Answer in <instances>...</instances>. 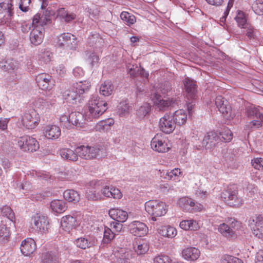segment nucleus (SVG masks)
<instances>
[{
  "instance_id": "obj_1",
  "label": "nucleus",
  "mask_w": 263,
  "mask_h": 263,
  "mask_svg": "<svg viewBox=\"0 0 263 263\" xmlns=\"http://www.w3.org/2000/svg\"><path fill=\"white\" fill-rule=\"evenodd\" d=\"M90 87L89 82L84 81L76 83L66 89L62 93V98L67 102L76 104L81 102V96L87 92Z\"/></svg>"
},
{
  "instance_id": "obj_2",
  "label": "nucleus",
  "mask_w": 263,
  "mask_h": 263,
  "mask_svg": "<svg viewBox=\"0 0 263 263\" xmlns=\"http://www.w3.org/2000/svg\"><path fill=\"white\" fill-rule=\"evenodd\" d=\"M107 145L105 143H97L90 145H81L76 147L79 156L83 159L90 160L99 157L105 156L107 153Z\"/></svg>"
},
{
  "instance_id": "obj_3",
  "label": "nucleus",
  "mask_w": 263,
  "mask_h": 263,
  "mask_svg": "<svg viewBox=\"0 0 263 263\" xmlns=\"http://www.w3.org/2000/svg\"><path fill=\"white\" fill-rule=\"evenodd\" d=\"M86 116L89 119H96L102 115L107 109V103L97 95L92 96L88 104Z\"/></svg>"
},
{
  "instance_id": "obj_4",
  "label": "nucleus",
  "mask_w": 263,
  "mask_h": 263,
  "mask_svg": "<svg viewBox=\"0 0 263 263\" xmlns=\"http://www.w3.org/2000/svg\"><path fill=\"white\" fill-rule=\"evenodd\" d=\"M145 210L152 216V219L156 221V217L164 215L167 211L164 202L157 200L147 201L145 204Z\"/></svg>"
},
{
  "instance_id": "obj_5",
  "label": "nucleus",
  "mask_w": 263,
  "mask_h": 263,
  "mask_svg": "<svg viewBox=\"0 0 263 263\" xmlns=\"http://www.w3.org/2000/svg\"><path fill=\"white\" fill-rule=\"evenodd\" d=\"M39 121V114L33 109L25 110L21 115L22 124L27 129H33Z\"/></svg>"
},
{
  "instance_id": "obj_6",
  "label": "nucleus",
  "mask_w": 263,
  "mask_h": 263,
  "mask_svg": "<svg viewBox=\"0 0 263 263\" xmlns=\"http://www.w3.org/2000/svg\"><path fill=\"white\" fill-rule=\"evenodd\" d=\"M151 98L154 104L160 111L171 110L177 104V100L173 98L168 100H163L162 96L158 94V91L151 95Z\"/></svg>"
},
{
  "instance_id": "obj_7",
  "label": "nucleus",
  "mask_w": 263,
  "mask_h": 263,
  "mask_svg": "<svg viewBox=\"0 0 263 263\" xmlns=\"http://www.w3.org/2000/svg\"><path fill=\"white\" fill-rule=\"evenodd\" d=\"M222 194L225 201L231 206L239 207L243 203V200L238 196V191L234 186H228Z\"/></svg>"
},
{
  "instance_id": "obj_8",
  "label": "nucleus",
  "mask_w": 263,
  "mask_h": 263,
  "mask_svg": "<svg viewBox=\"0 0 263 263\" xmlns=\"http://www.w3.org/2000/svg\"><path fill=\"white\" fill-rule=\"evenodd\" d=\"M42 9V11L36 13L33 17L32 20V27L42 26L43 28L46 25L51 24V15L52 13L50 10L48 9L44 10ZM41 8H42L41 7Z\"/></svg>"
},
{
  "instance_id": "obj_9",
  "label": "nucleus",
  "mask_w": 263,
  "mask_h": 263,
  "mask_svg": "<svg viewBox=\"0 0 263 263\" xmlns=\"http://www.w3.org/2000/svg\"><path fill=\"white\" fill-rule=\"evenodd\" d=\"M17 144L21 150L23 152H33L36 151L40 147L37 140L28 136L20 137Z\"/></svg>"
},
{
  "instance_id": "obj_10",
  "label": "nucleus",
  "mask_w": 263,
  "mask_h": 263,
  "mask_svg": "<svg viewBox=\"0 0 263 263\" xmlns=\"http://www.w3.org/2000/svg\"><path fill=\"white\" fill-rule=\"evenodd\" d=\"M32 223L41 233H45L49 229V222L47 216L36 213L32 217Z\"/></svg>"
},
{
  "instance_id": "obj_11",
  "label": "nucleus",
  "mask_w": 263,
  "mask_h": 263,
  "mask_svg": "<svg viewBox=\"0 0 263 263\" xmlns=\"http://www.w3.org/2000/svg\"><path fill=\"white\" fill-rule=\"evenodd\" d=\"M165 142V140L162 137V133H158L151 141V147L154 151L159 153L167 152L169 149V147L167 146V144Z\"/></svg>"
},
{
  "instance_id": "obj_12",
  "label": "nucleus",
  "mask_w": 263,
  "mask_h": 263,
  "mask_svg": "<svg viewBox=\"0 0 263 263\" xmlns=\"http://www.w3.org/2000/svg\"><path fill=\"white\" fill-rule=\"evenodd\" d=\"M44 28L42 26L33 27L29 36L31 44L34 46L40 45L44 37Z\"/></svg>"
},
{
  "instance_id": "obj_13",
  "label": "nucleus",
  "mask_w": 263,
  "mask_h": 263,
  "mask_svg": "<svg viewBox=\"0 0 263 263\" xmlns=\"http://www.w3.org/2000/svg\"><path fill=\"white\" fill-rule=\"evenodd\" d=\"M36 82L39 87L42 90L51 89L53 86L51 76L47 73H41L36 77Z\"/></svg>"
},
{
  "instance_id": "obj_14",
  "label": "nucleus",
  "mask_w": 263,
  "mask_h": 263,
  "mask_svg": "<svg viewBox=\"0 0 263 263\" xmlns=\"http://www.w3.org/2000/svg\"><path fill=\"white\" fill-rule=\"evenodd\" d=\"M159 127L161 132H173L175 128V123L173 121V116L170 114H165L160 119Z\"/></svg>"
},
{
  "instance_id": "obj_15",
  "label": "nucleus",
  "mask_w": 263,
  "mask_h": 263,
  "mask_svg": "<svg viewBox=\"0 0 263 263\" xmlns=\"http://www.w3.org/2000/svg\"><path fill=\"white\" fill-rule=\"evenodd\" d=\"M79 224L77 217L71 215H66L63 217L61 220L62 228L66 232H69Z\"/></svg>"
},
{
  "instance_id": "obj_16",
  "label": "nucleus",
  "mask_w": 263,
  "mask_h": 263,
  "mask_svg": "<svg viewBox=\"0 0 263 263\" xmlns=\"http://www.w3.org/2000/svg\"><path fill=\"white\" fill-rule=\"evenodd\" d=\"M129 227L130 233L135 236L141 237L146 234L148 232V228L145 224L140 221H133Z\"/></svg>"
},
{
  "instance_id": "obj_17",
  "label": "nucleus",
  "mask_w": 263,
  "mask_h": 263,
  "mask_svg": "<svg viewBox=\"0 0 263 263\" xmlns=\"http://www.w3.org/2000/svg\"><path fill=\"white\" fill-rule=\"evenodd\" d=\"M36 249V243L32 238L24 240L21 245L20 250L22 254L29 256L32 254Z\"/></svg>"
},
{
  "instance_id": "obj_18",
  "label": "nucleus",
  "mask_w": 263,
  "mask_h": 263,
  "mask_svg": "<svg viewBox=\"0 0 263 263\" xmlns=\"http://www.w3.org/2000/svg\"><path fill=\"white\" fill-rule=\"evenodd\" d=\"M184 86L188 99L195 100L197 97V85L196 82L187 78L184 80Z\"/></svg>"
},
{
  "instance_id": "obj_19",
  "label": "nucleus",
  "mask_w": 263,
  "mask_h": 263,
  "mask_svg": "<svg viewBox=\"0 0 263 263\" xmlns=\"http://www.w3.org/2000/svg\"><path fill=\"white\" fill-rule=\"evenodd\" d=\"M219 142L217 133H208V135L204 137L202 141V145L205 149H211L214 148Z\"/></svg>"
},
{
  "instance_id": "obj_20",
  "label": "nucleus",
  "mask_w": 263,
  "mask_h": 263,
  "mask_svg": "<svg viewBox=\"0 0 263 263\" xmlns=\"http://www.w3.org/2000/svg\"><path fill=\"white\" fill-rule=\"evenodd\" d=\"M255 226L252 228L253 234L258 238H263V217L261 215H256L253 218Z\"/></svg>"
},
{
  "instance_id": "obj_21",
  "label": "nucleus",
  "mask_w": 263,
  "mask_h": 263,
  "mask_svg": "<svg viewBox=\"0 0 263 263\" xmlns=\"http://www.w3.org/2000/svg\"><path fill=\"white\" fill-rule=\"evenodd\" d=\"M200 255V251L195 247H187L182 251V256L186 260L195 261Z\"/></svg>"
},
{
  "instance_id": "obj_22",
  "label": "nucleus",
  "mask_w": 263,
  "mask_h": 263,
  "mask_svg": "<svg viewBox=\"0 0 263 263\" xmlns=\"http://www.w3.org/2000/svg\"><path fill=\"white\" fill-rule=\"evenodd\" d=\"M215 104L219 111L223 115H227L231 110L229 103L221 96H218L216 98Z\"/></svg>"
},
{
  "instance_id": "obj_23",
  "label": "nucleus",
  "mask_w": 263,
  "mask_h": 263,
  "mask_svg": "<svg viewBox=\"0 0 263 263\" xmlns=\"http://www.w3.org/2000/svg\"><path fill=\"white\" fill-rule=\"evenodd\" d=\"M108 214L112 219L119 222H125L128 218L127 213L119 209H111Z\"/></svg>"
},
{
  "instance_id": "obj_24",
  "label": "nucleus",
  "mask_w": 263,
  "mask_h": 263,
  "mask_svg": "<svg viewBox=\"0 0 263 263\" xmlns=\"http://www.w3.org/2000/svg\"><path fill=\"white\" fill-rule=\"evenodd\" d=\"M101 194L105 197L114 199H120L122 197L120 191L114 186H105L101 190Z\"/></svg>"
},
{
  "instance_id": "obj_25",
  "label": "nucleus",
  "mask_w": 263,
  "mask_h": 263,
  "mask_svg": "<svg viewBox=\"0 0 263 263\" xmlns=\"http://www.w3.org/2000/svg\"><path fill=\"white\" fill-rule=\"evenodd\" d=\"M59 154L64 160L70 161H77L78 160L79 155L76 152L67 148H61L59 151Z\"/></svg>"
},
{
  "instance_id": "obj_26",
  "label": "nucleus",
  "mask_w": 263,
  "mask_h": 263,
  "mask_svg": "<svg viewBox=\"0 0 263 263\" xmlns=\"http://www.w3.org/2000/svg\"><path fill=\"white\" fill-rule=\"evenodd\" d=\"M95 243L96 241L94 239L87 237L78 238L76 240L77 246L84 250L94 246Z\"/></svg>"
},
{
  "instance_id": "obj_27",
  "label": "nucleus",
  "mask_w": 263,
  "mask_h": 263,
  "mask_svg": "<svg viewBox=\"0 0 263 263\" xmlns=\"http://www.w3.org/2000/svg\"><path fill=\"white\" fill-rule=\"evenodd\" d=\"M179 227L185 231H197L200 228L198 222L194 219L182 220L180 222Z\"/></svg>"
},
{
  "instance_id": "obj_28",
  "label": "nucleus",
  "mask_w": 263,
  "mask_h": 263,
  "mask_svg": "<svg viewBox=\"0 0 263 263\" xmlns=\"http://www.w3.org/2000/svg\"><path fill=\"white\" fill-rule=\"evenodd\" d=\"M114 89L115 86L112 82L110 80H107L101 85L100 93L104 96L107 97L112 93Z\"/></svg>"
},
{
  "instance_id": "obj_29",
  "label": "nucleus",
  "mask_w": 263,
  "mask_h": 263,
  "mask_svg": "<svg viewBox=\"0 0 263 263\" xmlns=\"http://www.w3.org/2000/svg\"><path fill=\"white\" fill-rule=\"evenodd\" d=\"M114 123V121L112 119L101 121L96 126V132L111 130Z\"/></svg>"
},
{
  "instance_id": "obj_30",
  "label": "nucleus",
  "mask_w": 263,
  "mask_h": 263,
  "mask_svg": "<svg viewBox=\"0 0 263 263\" xmlns=\"http://www.w3.org/2000/svg\"><path fill=\"white\" fill-rule=\"evenodd\" d=\"M158 233L164 237H174L177 234V231L172 227L161 226L158 229Z\"/></svg>"
},
{
  "instance_id": "obj_31",
  "label": "nucleus",
  "mask_w": 263,
  "mask_h": 263,
  "mask_svg": "<svg viewBox=\"0 0 263 263\" xmlns=\"http://www.w3.org/2000/svg\"><path fill=\"white\" fill-rule=\"evenodd\" d=\"M12 0H10V3L8 0H0V13H3L6 11L8 13V16L11 17L13 15V5L11 3Z\"/></svg>"
},
{
  "instance_id": "obj_32",
  "label": "nucleus",
  "mask_w": 263,
  "mask_h": 263,
  "mask_svg": "<svg viewBox=\"0 0 263 263\" xmlns=\"http://www.w3.org/2000/svg\"><path fill=\"white\" fill-rule=\"evenodd\" d=\"M16 61L15 59L8 58L0 61V68L6 71L11 72L15 67Z\"/></svg>"
},
{
  "instance_id": "obj_33",
  "label": "nucleus",
  "mask_w": 263,
  "mask_h": 263,
  "mask_svg": "<svg viewBox=\"0 0 263 263\" xmlns=\"http://www.w3.org/2000/svg\"><path fill=\"white\" fill-rule=\"evenodd\" d=\"M178 204L180 207L185 211H189L195 204L193 199L187 197L181 198L178 201Z\"/></svg>"
},
{
  "instance_id": "obj_34",
  "label": "nucleus",
  "mask_w": 263,
  "mask_h": 263,
  "mask_svg": "<svg viewBox=\"0 0 263 263\" xmlns=\"http://www.w3.org/2000/svg\"><path fill=\"white\" fill-rule=\"evenodd\" d=\"M173 116V120L176 124L179 126L183 125L186 122L187 119V115L185 114L184 111L180 109L176 111Z\"/></svg>"
},
{
  "instance_id": "obj_35",
  "label": "nucleus",
  "mask_w": 263,
  "mask_h": 263,
  "mask_svg": "<svg viewBox=\"0 0 263 263\" xmlns=\"http://www.w3.org/2000/svg\"><path fill=\"white\" fill-rule=\"evenodd\" d=\"M57 15L61 18L63 19L66 23L71 22L76 17L74 13L68 12L64 8H60L58 10Z\"/></svg>"
},
{
  "instance_id": "obj_36",
  "label": "nucleus",
  "mask_w": 263,
  "mask_h": 263,
  "mask_svg": "<svg viewBox=\"0 0 263 263\" xmlns=\"http://www.w3.org/2000/svg\"><path fill=\"white\" fill-rule=\"evenodd\" d=\"M52 210L57 213H62L67 209L65 202L61 200H54L51 202Z\"/></svg>"
},
{
  "instance_id": "obj_37",
  "label": "nucleus",
  "mask_w": 263,
  "mask_h": 263,
  "mask_svg": "<svg viewBox=\"0 0 263 263\" xmlns=\"http://www.w3.org/2000/svg\"><path fill=\"white\" fill-rule=\"evenodd\" d=\"M63 197L68 202H78L80 199V195L73 190H67L63 193Z\"/></svg>"
},
{
  "instance_id": "obj_38",
  "label": "nucleus",
  "mask_w": 263,
  "mask_h": 263,
  "mask_svg": "<svg viewBox=\"0 0 263 263\" xmlns=\"http://www.w3.org/2000/svg\"><path fill=\"white\" fill-rule=\"evenodd\" d=\"M1 215L7 218L14 223L15 222V214L12 209L8 205H4L0 208Z\"/></svg>"
},
{
  "instance_id": "obj_39",
  "label": "nucleus",
  "mask_w": 263,
  "mask_h": 263,
  "mask_svg": "<svg viewBox=\"0 0 263 263\" xmlns=\"http://www.w3.org/2000/svg\"><path fill=\"white\" fill-rule=\"evenodd\" d=\"M43 263H58V256L55 251L47 252L42 255Z\"/></svg>"
},
{
  "instance_id": "obj_40",
  "label": "nucleus",
  "mask_w": 263,
  "mask_h": 263,
  "mask_svg": "<svg viewBox=\"0 0 263 263\" xmlns=\"http://www.w3.org/2000/svg\"><path fill=\"white\" fill-rule=\"evenodd\" d=\"M88 42L90 46H94L97 48L100 47L102 45L103 40L98 33H95L89 36Z\"/></svg>"
},
{
  "instance_id": "obj_41",
  "label": "nucleus",
  "mask_w": 263,
  "mask_h": 263,
  "mask_svg": "<svg viewBox=\"0 0 263 263\" xmlns=\"http://www.w3.org/2000/svg\"><path fill=\"white\" fill-rule=\"evenodd\" d=\"M52 58V54L49 49H41L39 54V59L44 63H49Z\"/></svg>"
},
{
  "instance_id": "obj_42",
  "label": "nucleus",
  "mask_w": 263,
  "mask_h": 263,
  "mask_svg": "<svg viewBox=\"0 0 263 263\" xmlns=\"http://www.w3.org/2000/svg\"><path fill=\"white\" fill-rule=\"evenodd\" d=\"M245 130H263V122L260 120H253L246 124Z\"/></svg>"
},
{
  "instance_id": "obj_43",
  "label": "nucleus",
  "mask_w": 263,
  "mask_h": 263,
  "mask_svg": "<svg viewBox=\"0 0 263 263\" xmlns=\"http://www.w3.org/2000/svg\"><path fill=\"white\" fill-rule=\"evenodd\" d=\"M149 249V246L147 242L142 240L136 242L135 246V252L138 255L145 254Z\"/></svg>"
},
{
  "instance_id": "obj_44",
  "label": "nucleus",
  "mask_w": 263,
  "mask_h": 263,
  "mask_svg": "<svg viewBox=\"0 0 263 263\" xmlns=\"http://www.w3.org/2000/svg\"><path fill=\"white\" fill-rule=\"evenodd\" d=\"M151 110V106L149 104H144L137 110V116L139 119H143L148 116Z\"/></svg>"
},
{
  "instance_id": "obj_45",
  "label": "nucleus",
  "mask_w": 263,
  "mask_h": 263,
  "mask_svg": "<svg viewBox=\"0 0 263 263\" xmlns=\"http://www.w3.org/2000/svg\"><path fill=\"white\" fill-rule=\"evenodd\" d=\"M218 231L223 236L228 238L232 237L234 234L232 228L224 223L219 225Z\"/></svg>"
},
{
  "instance_id": "obj_46",
  "label": "nucleus",
  "mask_w": 263,
  "mask_h": 263,
  "mask_svg": "<svg viewBox=\"0 0 263 263\" xmlns=\"http://www.w3.org/2000/svg\"><path fill=\"white\" fill-rule=\"evenodd\" d=\"M236 21L240 27L244 28L250 24L247 23V18L243 12L239 11L235 17Z\"/></svg>"
},
{
  "instance_id": "obj_47",
  "label": "nucleus",
  "mask_w": 263,
  "mask_h": 263,
  "mask_svg": "<svg viewBox=\"0 0 263 263\" xmlns=\"http://www.w3.org/2000/svg\"><path fill=\"white\" fill-rule=\"evenodd\" d=\"M10 232L8 228L5 225L0 226V243H5L9 237Z\"/></svg>"
},
{
  "instance_id": "obj_48",
  "label": "nucleus",
  "mask_w": 263,
  "mask_h": 263,
  "mask_svg": "<svg viewBox=\"0 0 263 263\" xmlns=\"http://www.w3.org/2000/svg\"><path fill=\"white\" fill-rule=\"evenodd\" d=\"M50 105L51 102L48 99L43 98H39L34 101L35 107L42 109L48 108Z\"/></svg>"
},
{
  "instance_id": "obj_49",
  "label": "nucleus",
  "mask_w": 263,
  "mask_h": 263,
  "mask_svg": "<svg viewBox=\"0 0 263 263\" xmlns=\"http://www.w3.org/2000/svg\"><path fill=\"white\" fill-rule=\"evenodd\" d=\"M116 234L109 228H105L103 242L104 243H108L115 237Z\"/></svg>"
},
{
  "instance_id": "obj_50",
  "label": "nucleus",
  "mask_w": 263,
  "mask_h": 263,
  "mask_svg": "<svg viewBox=\"0 0 263 263\" xmlns=\"http://www.w3.org/2000/svg\"><path fill=\"white\" fill-rule=\"evenodd\" d=\"M254 12L258 15L263 14V0H256L252 6Z\"/></svg>"
},
{
  "instance_id": "obj_51",
  "label": "nucleus",
  "mask_w": 263,
  "mask_h": 263,
  "mask_svg": "<svg viewBox=\"0 0 263 263\" xmlns=\"http://www.w3.org/2000/svg\"><path fill=\"white\" fill-rule=\"evenodd\" d=\"M129 106L126 101L121 102L118 106V113L120 116H124L128 112Z\"/></svg>"
},
{
  "instance_id": "obj_52",
  "label": "nucleus",
  "mask_w": 263,
  "mask_h": 263,
  "mask_svg": "<svg viewBox=\"0 0 263 263\" xmlns=\"http://www.w3.org/2000/svg\"><path fill=\"white\" fill-rule=\"evenodd\" d=\"M74 37V35L69 33H64L61 34L58 37V44L60 46H64L65 45L69 40L71 37Z\"/></svg>"
},
{
  "instance_id": "obj_53",
  "label": "nucleus",
  "mask_w": 263,
  "mask_h": 263,
  "mask_svg": "<svg viewBox=\"0 0 263 263\" xmlns=\"http://www.w3.org/2000/svg\"><path fill=\"white\" fill-rule=\"evenodd\" d=\"M121 18L127 23L128 25H132L136 22V18L135 16L130 15V13L127 12H122L120 14Z\"/></svg>"
},
{
  "instance_id": "obj_54",
  "label": "nucleus",
  "mask_w": 263,
  "mask_h": 263,
  "mask_svg": "<svg viewBox=\"0 0 263 263\" xmlns=\"http://www.w3.org/2000/svg\"><path fill=\"white\" fill-rule=\"evenodd\" d=\"M221 263H243L239 258L229 255H224L221 259Z\"/></svg>"
},
{
  "instance_id": "obj_55",
  "label": "nucleus",
  "mask_w": 263,
  "mask_h": 263,
  "mask_svg": "<svg viewBox=\"0 0 263 263\" xmlns=\"http://www.w3.org/2000/svg\"><path fill=\"white\" fill-rule=\"evenodd\" d=\"M243 29H245V30L243 31V32L246 34V36L249 40H251L255 39L256 35L255 29L251 24Z\"/></svg>"
},
{
  "instance_id": "obj_56",
  "label": "nucleus",
  "mask_w": 263,
  "mask_h": 263,
  "mask_svg": "<svg viewBox=\"0 0 263 263\" xmlns=\"http://www.w3.org/2000/svg\"><path fill=\"white\" fill-rule=\"evenodd\" d=\"M181 174L180 170L178 168H176L170 172H167L165 173V176H164V178L168 179H175V178L177 176H178Z\"/></svg>"
},
{
  "instance_id": "obj_57",
  "label": "nucleus",
  "mask_w": 263,
  "mask_h": 263,
  "mask_svg": "<svg viewBox=\"0 0 263 263\" xmlns=\"http://www.w3.org/2000/svg\"><path fill=\"white\" fill-rule=\"evenodd\" d=\"M219 141L228 142L233 138V133H217Z\"/></svg>"
},
{
  "instance_id": "obj_58",
  "label": "nucleus",
  "mask_w": 263,
  "mask_h": 263,
  "mask_svg": "<svg viewBox=\"0 0 263 263\" xmlns=\"http://www.w3.org/2000/svg\"><path fill=\"white\" fill-rule=\"evenodd\" d=\"M86 197L88 200H98L103 199L102 195L96 191H89L87 192Z\"/></svg>"
},
{
  "instance_id": "obj_59",
  "label": "nucleus",
  "mask_w": 263,
  "mask_h": 263,
  "mask_svg": "<svg viewBox=\"0 0 263 263\" xmlns=\"http://www.w3.org/2000/svg\"><path fill=\"white\" fill-rule=\"evenodd\" d=\"M154 263H172L171 258L167 255H161L156 256L154 260Z\"/></svg>"
},
{
  "instance_id": "obj_60",
  "label": "nucleus",
  "mask_w": 263,
  "mask_h": 263,
  "mask_svg": "<svg viewBox=\"0 0 263 263\" xmlns=\"http://www.w3.org/2000/svg\"><path fill=\"white\" fill-rule=\"evenodd\" d=\"M68 49L76 50L78 47V42L76 37L74 36L71 37L70 40L68 41L64 46Z\"/></svg>"
},
{
  "instance_id": "obj_61",
  "label": "nucleus",
  "mask_w": 263,
  "mask_h": 263,
  "mask_svg": "<svg viewBox=\"0 0 263 263\" xmlns=\"http://www.w3.org/2000/svg\"><path fill=\"white\" fill-rule=\"evenodd\" d=\"M171 90V86L169 82H165L163 84L161 85L160 87L156 90V92L158 91V94L161 91L163 95L166 94Z\"/></svg>"
},
{
  "instance_id": "obj_62",
  "label": "nucleus",
  "mask_w": 263,
  "mask_h": 263,
  "mask_svg": "<svg viewBox=\"0 0 263 263\" xmlns=\"http://www.w3.org/2000/svg\"><path fill=\"white\" fill-rule=\"evenodd\" d=\"M29 59L25 54L20 55L17 60V67L25 68Z\"/></svg>"
},
{
  "instance_id": "obj_63",
  "label": "nucleus",
  "mask_w": 263,
  "mask_h": 263,
  "mask_svg": "<svg viewBox=\"0 0 263 263\" xmlns=\"http://www.w3.org/2000/svg\"><path fill=\"white\" fill-rule=\"evenodd\" d=\"M31 3V0H20L19 8L23 12H27L29 9V6Z\"/></svg>"
},
{
  "instance_id": "obj_64",
  "label": "nucleus",
  "mask_w": 263,
  "mask_h": 263,
  "mask_svg": "<svg viewBox=\"0 0 263 263\" xmlns=\"http://www.w3.org/2000/svg\"><path fill=\"white\" fill-rule=\"evenodd\" d=\"M252 166L257 170H259L263 167V159L261 158H254L252 160Z\"/></svg>"
}]
</instances>
